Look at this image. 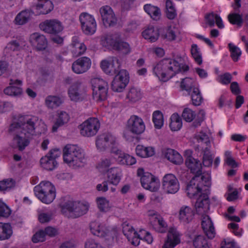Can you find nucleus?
Wrapping results in <instances>:
<instances>
[{"label":"nucleus","instance_id":"1","mask_svg":"<svg viewBox=\"0 0 248 248\" xmlns=\"http://www.w3.org/2000/svg\"><path fill=\"white\" fill-rule=\"evenodd\" d=\"M40 123L41 120L37 117L21 115L18 117L16 122L10 124L9 132L15 135L14 140L19 150H23L29 145L32 136L35 135V130Z\"/></svg>","mask_w":248,"mask_h":248},{"label":"nucleus","instance_id":"2","mask_svg":"<svg viewBox=\"0 0 248 248\" xmlns=\"http://www.w3.org/2000/svg\"><path fill=\"white\" fill-rule=\"evenodd\" d=\"M184 60L180 56L175 59H163L154 68L155 74L161 80L165 81L175 76L177 73L189 70L187 65L183 63Z\"/></svg>","mask_w":248,"mask_h":248},{"label":"nucleus","instance_id":"3","mask_svg":"<svg viewBox=\"0 0 248 248\" xmlns=\"http://www.w3.org/2000/svg\"><path fill=\"white\" fill-rule=\"evenodd\" d=\"M63 158L65 163L75 168L84 166L87 161L83 150L75 145L68 144L64 147Z\"/></svg>","mask_w":248,"mask_h":248},{"label":"nucleus","instance_id":"4","mask_svg":"<svg viewBox=\"0 0 248 248\" xmlns=\"http://www.w3.org/2000/svg\"><path fill=\"white\" fill-rule=\"evenodd\" d=\"M35 196L42 202L51 203L55 199L56 192L54 185L48 181H42L34 187Z\"/></svg>","mask_w":248,"mask_h":248},{"label":"nucleus","instance_id":"5","mask_svg":"<svg viewBox=\"0 0 248 248\" xmlns=\"http://www.w3.org/2000/svg\"><path fill=\"white\" fill-rule=\"evenodd\" d=\"M88 206L80 202L68 201L61 205L62 213L68 218H76L85 214Z\"/></svg>","mask_w":248,"mask_h":248},{"label":"nucleus","instance_id":"6","mask_svg":"<svg viewBox=\"0 0 248 248\" xmlns=\"http://www.w3.org/2000/svg\"><path fill=\"white\" fill-rule=\"evenodd\" d=\"M126 128L128 131L124 132V137L127 140L131 141L133 140V137L130 135L129 132L136 135H140L144 131L145 125L140 117L133 115L128 120Z\"/></svg>","mask_w":248,"mask_h":248},{"label":"nucleus","instance_id":"7","mask_svg":"<svg viewBox=\"0 0 248 248\" xmlns=\"http://www.w3.org/2000/svg\"><path fill=\"white\" fill-rule=\"evenodd\" d=\"M93 96L96 101H101L107 99L108 92V83L100 78L91 79Z\"/></svg>","mask_w":248,"mask_h":248},{"label":"nucleus","instance_id":"8","mask_svg":"<svg viewBox=\"0 0 248 248\" xmlns=\"http://www.w3.org/2000/svg\"><path fill=\"white\" fill-rule=\"evenodd\" d=\"M100 126L98 119L90 118L79 125L78 128L81 135L84 137H91L96 134Z\"/></svg>","mask_w":248,"mask_h":248},{"label":"nucleus","instance_id":"9","mask_svg":"<svg viewBox=\"0 0 248 248\" xmlns=\"http://www.w3.org/2000/svg\"><path fill=\"white\" fill-rule=\"evenodd\" d=\"M209 180L203 176H194L187 186L186 190L188 196L192 198L202 191V185L207 186Z\"/></svg>","mask_w":248,"mask_h":248},{"label":"nucleus","instance_id":"10","mask_svg":"<svg viewBox=\"0 0 248 248\" xmlns=\"http://www.w3.org/2000/svg\"><path fill=\"white\" fill-rule=\"evenodd\" d=\"M61 154L59 149H54L40 159V164L42 168L47 170H52L58 165L56 160Z\"/></svg>","mask_w":248,"mask_h":248},{"label":"nucleus","instance_id":"11","mask_svg":"<svg viewBox=\"0 0 248 248\" xmlns=\"http://www.w3.org/2000/svg\"><path fill=\"white\" fill-rule=\"evenodd\" d=\"M121 63L118 58L110 57L103 60L100 63L103 71L107 74L113 76L117 74L121 68Z\"/></svg>","mask_w":248,"mask_h":248},{"label":"nucleus","instance_id":"12","mask_svg":"<svg viewBox=\"0 0 248 248\" xmlns=\"http://www.w3.org/2000/svg\"><path fill=\"white\" fill-rule=\"evenodd\" d=\"M81 28L84 33L92 35L96 31V23L94 17L87 13H81L79 16Z\"/></svg>","mask_w":248,"mask_h":248},{"label":"nucleus","instance_id":"13","mask_svg":"<svg viewBox=\"0 0 248 248\" xmlns=\"http://www.w3.org/2000/svg\"><path fill=\"white\" fill-rule=\"evenodd\" d=\"M129 82V77L125 70H121L114 77L112 83L111 89L116 92H121Z\"/></svg>","mask_w":248,"mask_h":248},{"label":"nucleus","instance_id":"14","mask_svg":"<svg viewBox=\"0 0 248 248\" xmlns=\"http://www.w3.org/2000/svg\"><path fill=\"white\" fill-rule=\"evenodd\" d=\"M162 188L167 193L174 194L179 189V183L176 176L172 174H166L162 179Z\"/></svg>","mask_w":248,"mask_h":248},{"label":"nucleus","instance_id":"15","mask_svg":"<svg viewBox=\"0 0 248 248\" xmlns=\"http://www.w3.org/2000/svg\"><path fill=\"white\" fill-rule=\"evenodd\" d=\"M100 14L104 25L106 27H113L116 25L117 19L112 8L108 5L100 8Z\"/></svg>","mask_w":248,"mask_h":248},{"label":"nucleus","instance_id":"16","mask_svg":"<svg viewBox=\"0 0 248 248\" xmlns=\"http://www.w3.org/2000/svg\"><path fill=\"white\" fill-rule=\"evenodd\" d=\"M142 187L152 192L156 191L159 187L158 179L149 172H145L140 178Z\"/></svg>","mask_w":248,"mask_h":248},{"label":"nucleus","instance_id":"17","mask_svg":"<svg viewBox=\"0 0 248 248\" xmlns=\"http://www.w3.org/2000/svg\"><path fill=\"white\" fill-rule=\"evenodd\" d=\"M41 30L50 34H57L62 30L61 22L56 19L46 20L39 25Z\"/></svg>","mask_w":248,"mask_h":248},{"label":"nucleus","instance_id":"18","mask_svg":"<svg viewBox=\"0 0 248 248\" xmlns=\"http://www.w3.org/2000/svg\"><path fill=\"white\" fill-rule=\"evenodd\" d=\"M91 60L87 57H82L75 61L72 65L73 71L77 74H81L87 72L91 67Z\"/></svg>","mask_w":248,"mask_h":248},{"label":"nucleus","instance_id":"19","mask_svg":"<svg viewBox=\"0 0 248 248\" xmlns=\"http://www.w3.org/2000/svg\"><path fill=\"white\" fill-rule=\"evenodd\" d=\"M116 142V139L109 133H104L98 136L96 140V146L100 151H105L111 145H114Z\"/></svg>","mask_w":248,"mask_h":248},{"label":"nucleus","instance_id":"20","mask_svg":"<svg viewBox=\"0 0 248 248\" xmlns=\"http://www.w3.org/2000/svg\"><path fill=\"white\" fill-rule=\"evenodd\" d=\"M30 41L32 46L38 51L45 50L47 46V41L45 36L38 32L31 34Z\"/></svg>","mask_w":248,"mask_h":248},{"label":"nucleus","instance_id":"21","mask_svg":"<svg viewBox=\"0 0 248 248\" xmlns=\"http://www.w3.org/2000/svg\"><path fill=\"white\" fill-rule=\"evenodd\" d=\"M180 243V234L176 229L170 228L168 231L167 239L163 246V248H174Z\"/></svg>","mask_w":248,"mask_h":248},{"label":"nucleus","instance_id":"22","mask_svg":"<svg viewBox=\"0 0 248 248\" xmlns=\"http://www.w3.org/2000/svg\"><path fill=\"white\" fill-rule=\"evenodd\" d=\"M202 226L204 233L209 239L214 238L216 232L213 223L208 216H204L202 217Z\"/></svg>","mask_w":248,"mask_h":248},{"label":"nucleus","instance_id":"23","mask_svg":"<svg viewBox=\"0 0 248 248\" xmlns=\"http://www.w3.org/2000/svg\"><path fill=\"white\" fill-rule=\"evenodd\" d=\"M121 35L119 33H114L103 35L100 39L101 44L105 47H111L113 49Z\"/></svg>","mask_w":248,"mask_h":248},{"label":"nucleus","instance_id":"24","mask_svg":"<svg viewBox=\"0 0 248 248\" xmlns=\"http://www.w3.org/2000/svg\"><path fill=\"white\" fill-rule=\"evenodd\" d=\"M82 83L80 80H77L72 83L68 89V94L72 101H78L81 97Z\"/></svg>","mask_w":248,"mask_h":248},{"label":"nucleus","instance_id":"25","mask_svg":"<svg viewBox=\"0 0 248 248\" xmlns=\"http://www.w3.org/2000/svg\"><path fill=\"white\" fill-rule=\"evenodd\" d=\"M197 212L200 213L207 212L210 207V202L207 194L203 193L197 199L195 204Z\"/></svg>","mask_w":248,"mask_h":248},{"label":"nucleus","instance_id":"26","mask_svg":"<svg viewBox=\"0 0 248 248\" xmlns=\"http://www.w3.org/2000/svg\"><path fill=\"white\" fill-rule=\"evenodd\" d=\"M186 167L190 170L191 172L195 174V176L201 177L202 173V165L200 161L194 158H190L185 160Z\"/></svg>","mask_w":248,"mask_h":248},{"label":"nucleus","instance_id":"27","mask_svg":"<svg viewBox=\"0 0 248 248\" xmlns=\"http://www.w3.org/2000/svg\"><path fill=\"white\" fill-rule=\"evenodd\" d=\"M194 215L193 209L186 205L182 206L179 211V219L181 222L185 223H188L191 221Z\"/></svg>","mask_w":248,"mask_h":248},{"label":"nucleus","instance_id":"28","mask_svg":"<svg viewBox=\"0 0 248 248\" xmlns=\"http://www.w3.org/2000/svg\"><path fill=\"white\" fill-rule=\"evenodd\" d=\"M165 157L170 161L176 165H180L183 162L181 155L172 149H167L164 151Z\"/></svg>","mask_w":248,"mask_h":248},{"label":"nucleus","instance_id":"29","mask_svg":"<svg viewBox=\"0 0 248 248\" xmlns=\"http://www.w3.org/2000/svg\"><path fill=\"white\" fill-rule=\"evenodd\" d=\"M22 81L21 80L16 79H10L9 87H7L4 90V93L5 94L8 95H14L16 96L22 93V90L21 88L17 87L15 85H21Z\"/></svg>","mask_w":248,"mask_h":248},{"label":"nucleus","instance_id":"30","mask_svg":"<svg viewBox=\"0 0 248 248\" xmlns=\"http://www.w3.org/2000/svg\"><path fill=\"white\" fill-rule=\"evenodd\" d=\"M90 228L92 233L99 237L105 236L109 232L105 226L96 221L92 222Z\"/></svg>","mask_w":248,"mask_h":248},{"label":"nucleus","instance_id":"31","mask_svg":"<svg viewBox=\"0 0 248 248\" xmlns=\"http://www.w3.org/2000/svg\"><path fill=\"white\" fill-rule=\"evenodd\" d=\"M122 171L117 167L111 168L107 170V177L110 183L117 185L120 182Z\"/></svg>","mask_w":248,"mask_h":248},{"label":"nucleus","instance_id":"32","mask_svg":"<svg viewBox=\"0 0 248 248\" xmlns=\"http://www.w3.org/2000/svg\"><path fill=\"white\" fill-rule=\"evenodd\" d=\"M159 35L158 30L153 26H150L142 32L143 37L151 42H155Z\"/></svg>","mask_w":248,"mask_h":248},{"label":"nucleus","instance_id":"33","mask_svg":"<svg viewBox=\"0 0 248 248\" xmlns=\"http://www.w3.org/2000/svg\"><path fill=\"white\" fill-rule=\"evenodd\" d=\"M136 155L142 158L152 156L155 153V149L152 147H145L138 145L136 148Z\"/></svg>","mask_w":248,"mask_h":248},{"label":"nucleus","instance_id":"34","mask_svg":"<svg viewBox=\"0 0 248 248\" xmlns=\"http://www.w3.org/2000/svg\"><path fill=\"white\" fill-rule=\"evenodd\" d=\"M70 117L67 113L65 111H61L58 113V118L56 119L55 123L52 127V131H57L58 127L67 123Z\"/></svg>","mask_w":248,"mask_h":248},{"label":"nucleus","instance_id":"35","mask_svg":"<svg viewBox=\"0 0 248 248\" xmlns=\"http://www.w3.org/2000/svg\"><path fill=\"white\" fill-rule=\"evenodd\" d=\"M39 3L35 6L36 9L40 10V14H47L53 9L52 2L49 0H38Z\"/></svg>","mask_w":248,"mask_h":248},{"label":"nucleus","instance_id":"36","mask_svg":"<svg viewBox=\"0 0 248 248\" xmlns=\"http://www.w3.org/2000/svg\"><path fill=\"white\" fill-rule=\"evenodd\" d=\"M123 232L129 241H130V239L137 237L142 239V238L140 237V235L138 234V233L135 231L133 227L130 225L127 222H124L123 224Z\"/></svg>","mask_w":248,"mask_h":248},{"label":"nucleus","instance_id":"37","mask_svg":"<svg viewBox=\"0 0 248 248\" xmlns=\"http://www.w3.org/2000/svg\"><path fill=\"white\" fill-rule=\"evenodd\" d=\"M76 40H77V37H74L72 41V52L75 57H78L83 54L86 50V46L82 43L78 42L76 43Z\"/></svg>","mask_w":248,"mask_h":248},{"label":"nucleus","instance_id":"38","mask_svg":"<svg viewBox=\"0 0 248 248\" xmlns=\"http://www.w3.org/2000/svg\"><path fill=\"white\" fill-rule=\"evenodd\" d=\"M123 55H128L131 52V48L129 44L121 39V37L113 49Z\"/></svg>","mask_w":248,"mask_h":248},{"label":"nucleus","instance_id":"39","mask_svg":"<svg viewBox=\"0 0 248 248\" xmlns=\"http://www.w3.org/2000/svg\"><path fill=\"white\" fill-rule=\"evenodd\" d=\"M145 11L155 20L160 19L161 13L160 9L156 6L151 4H146L144 6Z\"/></svg>","mask_w":248,"mask_h":248},{"label":"nucleus","instance_id":"40","mask_svg":"<svg viewBox=\"0 0 248 248\" xmlns=\"http://www.w3.org/2000/svg\"><path fill=\"white\" fill-rule=\"evenodd\" d=\"M31 11L26 10L19 13L15 18L16 23L19 25H23L27 23L33 14Z\"/></svg>","mask_w":248,"mask_h":248},{"label":"nucleus","instance_id":"41","mask_svg":"<svg viewBox=\"0 0 248 248\" xmlns=\"http://www.w3.org/2000/svg\"><path fill=\"white\" fill-rule=\"evenodd\" d=\"M62 99L57 96L49 95L46 97L45 103L46 106L50 108H56L62 104Z\"/></svg>","mask_w":248,"mask_h":248},{"label":"nucleus","instance_id":"42","mask_svg":"<svg viewBox=\"0 0 248 248\" xmlns=\"http://www.w3.org/2000/svg\"><path fill=\"white\" fill-rule=\"evenodd\" d=\"M141 98V93L140 91L135 87L131 88L126 95V98L132 103L139 101Z\"/></svg>","mask_w":248,"mask_h":248},{"label":"nucleus","instance_id":"43","mask_svg":"<svg viewBox=\"0 0 248 248\" xmlns=\"http://www.w3.org/2000/svg\"><path fill=\"white\" fill-rule=\"evenodd\" d=\"M202 164L204 167H210L213 163V157L210 152V149L209 147L202 148Z\"/></svg>","mask_w":248,"mask_h":248},{"label":"nucleus","instance_id":"44","mask_svg":"<svg viewBox=\"0 0 248 248\" xmlns=\"http://www.w3.org/2000/svg\"><path fill=\"white\" fill-rule=\"evenodd\" d=\"M170 127L172 131H177L181 128L182 123L181 119L178 114H173L170 117Z\"/></svg>","mask_w":248,"mask_h":248},{"label":"nucleus","instance_id":"45","mask_svg":"<svg viewBox=\"0 0 248 248\" xmlns=\"http://www.w3.org/2000/svg\"><path fill=\"white\" fill-rule=\"evenodd\" d=\"M12 234L11 226L8 224L0 223V239L4 240L10 238Z\"/></svg>","mask_w":248,"mask_h":248},{"label":"nucleus","instance_id":"46","mask_svg":"<svg viewBox=\"0 0 248 248\" xmlns=\"http://www.w3.org/2000/svg\"><path fill=\"white\" fill-rule=\"evenodd\" d=\"M193 246L195 248H209L207 240L204 236H197L193 241Z\"/></svg>","mask_w":248,"mask_h":248},{"label":"nucleus","instance_id":"47","mask_svg":"<svg viewBox=\"0 0 248 248\" xmlns=\"http://www.w3.org/2000/svg\"><path fill=\"white\" fill-rule=\"evenodd\" d=\"M191 92V97L193 104L195 106L200 105L203 100V98L199 89L197 88H194Z\"/></svg>","mask_w":248,"mask_h":248},{"label":"nucleus","instance_id":"48","mask_svg":"<svg viewBox=\"0 0 248 248\" xmlns=\"http://www.w3.org/2000/svg\"><path fill=\"white\" fill-rule=\"evenodd\" d=\"M228 19L231 24L238 27L242 26L243 21L242 15L236 13H230L228 16Z\"/></svg>","mask_w":248,"mask_h":248},{"label":"nucleus","instance_id":"49","mask_svg":"<svg viewBox=\"0 0 248 248\" xmlns=\"http://www.w3.org/2000/svg\"><path fill=\"white\" fill-rule=\"evenodd\" d=\"M153 121L156 128L160 129L162 127L163 124V116L160 111L156 110L153 113Z\"/></svg>","mask_w":248,"mask_h":248},{"label":"nucleus","instance_id":"50","mask_svg":"<svg viewBox=\"0 0 248 248\" xmlns=\"http://www.w3.org/2000/svg\"><path fill=\"white\" fill-rule=\"evenodd\" d=\"M96 201L98 207L101 211L106 212L109 210L110 206L109 205V201L105 198H97Z\"/></svg>","mask_w":248,"mask_h":248},{"label":"nucleus","instance_id":"51","mask_svg":"<svg viewBox=\"0 0 248 248\" xmlns=\"http://www.w3.org/2000/svg\"><path fill=\"white\" fill-rule=\"evenodd\" d=\"M15 185V181L11 178L4 179L0 181V191L9 190Z\"/></svg>","mask_w":248,"mask_h":248},{"label":"nucleus","instance_id":"52","mask_svg":"<svg viewBox=\"0 0 248 248\" xmlns=\"http://www.w3.org/2000/svg\"><path fill=\"white\" fill-rule=\"evenodd\" d=\"M194 138L199 143H204L206 147L210 148V141L208 136L204 132H200L195 134Z\"/></svg>","mask_w":248,"mask_h":248},{"label":"nucleus","instance_id":"53","mask_svg":"<svg viewBox=\"0 0 248 248\" xmlns=\"http://www.w3.org/2000/svg\"><path fill=\"white\" fill-rule=\"evenodd\" d=\"M118 161L121 164L126 165H132L136 163V159L128 154L124 153L121 156Z\"/></svg>","mask_w":248,"mask_h":248},{"label":"nucleus","instance_id":"54","mask_svg":"<svg viewBox=\"0 0 248 248\" xmlns=\"http://www.w3.org/2000/svg\"><path fill=\"white\" fill-rule=\"evenodd\" d=\"M193 80L192 78H186L183 79L181 83V87L189 93L195 88L193 85Z\"/></svg>","mask_w":248,"mask_h":248},{"label":"nucleus","instance_id":"55","mask_svg":"<svg viewBox=\"0 0 248 248\" xmlns=\"http://www.w3.org/2000/svg\"><path fill=\"white\" fill-rule=\"evenodd\" d=\"M191 55L195 62L199 65L202 63V61L201 54L200 53L198 46L196 44H193L191 49Z\"/></svg>","mask_w":248,"mask_h":248},{"label":"nucleus","instance_id":"56","mask_svg":"<svg viewBox=\"0 0 248 248\" xmlns=\"http://www.w3.org/2000/svg\"><path fill=\"white\" fill-rule=\"evenodd\" d=\"M112 163V159L111 158H105L98 164L97 168L100 171H106L108 170V169Z\"/></svg>","mask_w":248,"mask_h":248},{"label":"nucleus","instance_id":"57","mask_svg":"<svg viewBox=\"0 0 248 248\" xmlns=\"http://www.w3.org/2000/svg\"><path fill=\"white\" fill-rule=\"evenodd\" d=\"M228 46L231 53V58L233 60V61L237 62L238 60L239 57L241 55V50L238 47L231 43H230Z\"/></svg>","mask_w":248,"mask_h":248},{"label":"nucleus","instance_id":"58","mask_svg":"<svg viewBox=\"0 0 248 248\" xmlns=\"http://www.w3.org/2000/svg\"><path fill=\"white\" fill-rule=\"evenodd\" d=\"M176 29L174 27H169L162 36L169 41L174 40L176 38Z\"/></svg>","mask_w":248,"mask_h":248},{"label":"nucleus","instance_id":"59","mask_svg":"<svg viewBox=\"0 0 248 248\" xmlns=\"http://www.w3.org/2000/svg\"><path fill=\"white\" fill-rule=\"evenodd\" d=\"M182 116L186 122H191L195 117V113L191 109L186 108L184 109Z\"/></svg>","mask_w":248,"mask_h":248},{"label":"nucleus","instance_id":"60","mask_svg":"<svg viewBox=\"0 0 248 248\" xmlns=\"http://www.w3.org/2000/svg\"><path fill=\"white\" fill-rule=\"evenodd\" d=\"M162 217L159 215L154 214L151 218V222L154 229L157 232L158 226L161 223V220Z\"/></svg>","mask_w":248,"mask_h":248},{"label":"nucleus","instance_id":"61","mask_svg":"<svg viewBox=\"0 0 248 248\" xmlns=\"http://www.w3.org/2000/svg\"><path fill=\"white\" fill-rule=\"evenodd\" d=\"M10 210L3 202L0 201V217H7L10 215Z\"/></svg>","mask_w":248,"mask_h":248},{"label":"nucleus","instance_id":"62","mask_svg":"<svg viewBox=\"0 0 248 248\" xmlns=\"http://www.w3.org/2000/svg\"><path fill=\"white\" fill-rule=\"evenodd\" d=\"M51 219V213H41L38 215V220L41 223L48 222Z\"/></svg>","mask_w":248,"mask_h":248},{"label":"nucleus","instance_id":"63","mask_svg":"<svg viewBox=\"0 0 248 248\" xmlns=\"http://www.w3.org/2000/svg\"><path fill=\"white\" fill-rule=\"evenodd\" d=\"M216 15H217L212 12L206 15L205 16L206 23L208 24L211 27H212L215 25V21L216 19Z\"/></svg>","mask_w":248,"mask_h":248},{"label":"nucleus","instance_id":"64","mask_svg":"<svg viewBox=\"0 0 248 248\" xmlns=\"http://www.w3.org/2000/svg\"><path fill=\"white\" fill-rule=\"evenodd\" d=\"M45 234L43 230H40L34 234L32 237V241L33 243L43 242L45 241Z\"/></svg>","mask_w":248,"mask_h":248}]
</instances>
